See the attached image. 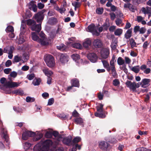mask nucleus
Here are the masks:
<instances>
[{
    "mask_svg": "<svg viewBox=\"0 0 151 151\" xmlns=\"http://www.w3.org/2000/svg\"><path fill=\"white\" fill-rule=\"evenodd\" d=\"M52 144V141L50 139H48L45 140L43 142L42 145L40 144L35 145L33 148L34 151H48L49 147Z\"/></svg>",
    "mask_w": 151,
    "mask_h": 151,
    "instance_id": "obj_1",
    "label": "nucleus"
},
{
    "mask_svg": "<svg viewBox=\"0 0 151 151\" xmlns=\"http://www.w3.org/2000/svg\"><path fill=\"white\" fill-rule=\"evenodd\" d=\"M12 64V62L11 60H7L5 63V66L6 67H9Z\"/></svg>",
    "mask_w": 151,
    "mask_h": 151,
    "instance_id": "obj_52",
    "label": "nucleus"
},
{
    "mask_svg": "<svg viewBox=\"0 0 151 151\" xmlns=\"http://www.w3.org/2000/svg\"><path fill=\"white\" fill-rule=\"evenodd\" d=\"M136 151H147V149L144 147H142L137 148Z\"/></svg>",
    "mask_w": 151,
    "mask_h": 151,
    "instance_id": "obj_55",
    "label": "nucleus"
},
{
    "mask_svg": "<svg viewBox=\"0 0 151 151\" xmlns=\"http://www.w3.org/2000/svg\"><path fill=\"white\" fill-rule=\"evenodd\" d=\"M109 15L111 19L112 20H114L116 17L115 14L114 13H111Z\"/></svg>",
    "mask_w": 151,
    "mask_h": 151,
    "instance_id": "obj_56",
    "label": "nucleus"
},
{
    "mask_svg": "<svg viewBox=\"0 0 151 151\" xmlns=\"http://www.w3.org/2000/svg\"><path fill=\"white\" fill-rule=\"evenodd\" d=\"M14 62L17 63L21 61V58L20 57H19L17 55H16L14 57Z\"/></svg>",
    "mask_w": 151,
    "mask_h": 151,
    "instance_id": "obj_46",
    "label": "nucleus"
},
{
    "mask_svg": "<svg viewBox=\"0 0 151 151\" xmlns=\"http://www.w3.org/2000/svg\"><path fill=\"white\" fill-rule=\"evenodd\" d=\"M45 136L47 138H51L52 136V132L50 131L47 132L45 134Z\"/></svg>",
    "mask_w": 151,
    "mask_h": 151,
    "instance_id": "obj_40",
    "label": "nucleus"
},
{
    "mask_svg": "<svg viewBox=\"0 0 151 151\" xmlns=\"http://www.w3.org/2000/svg\"><path fill=\"white\" fill-rule=\"evenodd\" d=\"M111 74L112 75V76L114 78H116L117 74L116 72L115 68H113L111 69Z\"/></svg>",
    "mask_w": 151,
    "mask_h": 151,
    "instance_id": "obj_38",
    "label": "nucleus"
},
{
    "mask_svg": "<svg viewBox=\"0 0 151 151\" xmlns=\"http://www.w3.org/2000/svg\"><path fill=\"white\" fill-rule=\"evenodd\" d=\"M81 139L79 137H77L74 138L72 140V143H76L79 142L81 140Z\"/></svg>",
    "mask_w": 151,
    "mask_h": 151,
    "instance_id": "obj_36",
    "label": "nucleus"
},
{
    "mask_svg": "<svg viewBox=\"0 0 151 151\" xmlns=\"http://www.w3.org/2000/svg\"><path fill=\"white\" fill-rule=\"evenodd\" d=\"M57 48L62 51H64L66 49V46L63 44H61L59 46H57Z\"/></svg>",
    "mask_w": 151,
    "mask_h": 151,
    "instance_id": "obj_29",
    "label": "nucleus"
},
{
    "mask_svg": "<svg viewBox=\"0 0 151 151\" xmlns=\"http://www.w3.org/2000/svg\"><path fill=\"white\" fill-rule=\"evenodd\" d=\"M93 46L96 48H101L103 46L102 41L99 39L94 40L93 42Z\"/></svg>",
    "mask_w": 151,
    "mask_h": 151,
    "instance_id": "obj_12",
    "label": "nucleus"
},
{
    "mask_svg": "<svg viewBox=\"0 0 151 151\" xmlns=\"http://www.w3.org/2000/svg\"><path fill=\"white\" fill-rule=\"evenodd\" d=\"M35 77V74L33 73L31 74L28 76V79L30 80H32Z\"/></svg>",
    "mask_w": 151,
    "mask_h": 151,
    "instance_id": "obj_59",
    "label": "nucleus"
},
{
    "mask_svg": "<svg viewBox=\"0 0 151 151\" xmlns=\"http://www.w3.org/2000/svg\"><path fill=\"white\" fill-rule=\"evenodd\" d=\"M43 72L48 77L50 76L53 73L51 71L47 68H45L43 70Z\"/></svg>",
    "mask_w": 151,
    "mask_h": 151,
    "instance_id": "obj_23",
    "label": "nucleus"
},
{
    "mask_svg": "<svg viewBox=\"0 0 151 151\" xmlns=\"http://www.w3.org/2000/svg\"><path fill=\"white\" fill-rule=\"evenodd\" d=\"M35 134V132L29 131H25L22 134V138L24 140H27L29 137H33Z\"/></svg>",
    "mask_w": 151,
    "mask_h": 151,
    "instance_id": "obj_7",
    "label": "nucleus"
},
{
    "mask_svg": "<svg viewBox=\"0 0 151 151\" xmlns=\"http://www.w3.org/2000/svg\"><path fill=\"white\" fill-rule=\"evenodd\" d=\"M104 9L103 8H98L96 10V13L98 14H101L103 12Z\"/></svg>",
    "mask_w": 151,
    "mask_h": 151,
    "instance_id": "obj_35",
    "label": "nucleus"
},
{
    "mask_svg": "<svg viewBox=\"0 0 151 151\" xmlns=\"http://www.w3.org/2000/svg\"><path fill=\"white\" fill-rule=\"evenodd\" d=\"M18 86V85L17 83L15 82H11L9 81L6 82L4 86L7 87L9 88H13L14 87H17Z\"/></svg>",
    "mask_w": 151,
    "mask_h": 151,
    "instance_id": "obj_16",
    "label": "nucleus"
},
{
    "mask_svg": "<svg viewBox=\"0 0 151 151\" xmlns=\"http://www.w3.org/2000/svg\"><path fill=\"white\" fill-rule=\"evenodd\" d=\"M109 54V49L108 48H102L101 51V56L104 59H106L108 57Z\"/></svg>",
    "mask_w": 151,
    "mask_h": 151,
    "instance_id": "obj_8",
    "label": "nucleus"
},
{
    "mask_svg": "<svg viewBox=\"0 0 151 151\" xmlns=\"http://www.w3.org/2000/svg\"><path fill=\"white\" fill-rule=\"evenodd\" d=\"M7 30L8 32H14V28L12 26H9L7 28Z\"/></svg>",
    "mask_w": 151,
    "mask_h": 151,
    "instance_id": "obj_53",
    "label": "nucleus"
},
{
    "mask_svg": "<svg viewBox=\"0 0 151 151\" xmlns=\"http://www.w3.org/2000/svg\"><path fill=\"white\" fill-rule=\"evenodd\" d=\"M120 84L119 81L118 79H115L113 81V84L115 86H117Z\"/></svg>",
    "mask_w": 151,
    "mask_h": 151,
    "instance_id": "obj_44",
    "label": "nucleus"
},
{
    "mask_svg": "<svg viewBox=\"0 0 151 151\" xmlns=\"http://www.w3.org/2000/svg\"><path fill=\"white\" fill-rule=\"evenodd\" d=\"M9 76L11 77L15 78L17 76V73L16 72L13 71L10 73Z\"/></svg>",
    "mask_w": 151,
    "mask_h": 151,
    "instance_id": "obj_51",
    "label": "nucleus"
},
{
    "mask_svg": "<svg viewBox=\"0 0 151 151\" xmlns=\"http://www.w3.org/2000/svg\"><path fill=\"white\" fill-rule=\"evenodd\" d=\"M29 67L27 65H24L23 66L22 68V70L24 71H26L29 70Z\"/></svg>",
    "mask_w": 151,
    "mask_h": 151,
    "instance_id": "obj_61",
    "label": "nucleus"
},
{
    "mask_svg": "<svg viewBox=\"0 0 151 151\" xmlns=\"http://www.w3.org/2000/svg\"><path fill=\"white\" fill-rule=\"evenodd\" d=\"M130 43L132 48L136 47V43L133 38H132L130 39Z\"/></svg>",
    "mask_w": 151,
    "mask_h": 151,
    "instance_id": "obj_37",
    "label": "nucleus"
},
{
    "mask_svg": "<svg viewBox=\"0 0 151 151\" xmlns=\"http://www.w3.org/2000/svg\"><path fill=\"white\" fill-rule=\"evenodd\" d=\"M57 22V19L53 17H52L48 20V23L51 25H54L56 24Z\"/></svg>",
    "mask_w": 151,
    "mask_h": 151,
    "instance_id": "obj_22",
    "label": "nucleus"
},
{
    "mask_svg": "<svg viewBox=\"0 0 151 151\" xmlns=\"http://www.w3.org/2000/svg\"><path fill=\"white\" fill-rule=\"evenodd\" d=\"M102 26L104 28V29L106 31L108 29V27L109 26V24L108 23V24H107L106 22H105L104 23Z\"/></svg>",
    "mask_w": 151,
    "mask_h": 151,
    "instance_id": "obj_43",
    "label": "nucleus"
},
{
    "mask_svg": "<svg viewBox=\"0 0 151 151\" xmlns=\"http://www.w3.org/2000/svg\"><path fill=\"white\" fill-rule=\"evenodd\" d=\"M40 37L41 38V39L45 38V35L44 33L42 32L41 31L39 34Z\"/></svg>",
    "mask_w": 151,
    "mask_h": 151,
    "instance_id": "obj_63",
    "label": "nucleus"
},
{
    "mask_svg": "<svg viewBox=\"0 0 151 151\" xmlns=\"http://www.w3.org/2000/svg\"><path fill=\"white\" fill-rule=\"evenodd\" d=\"M139 67V65L134 66L132 68L131 70L135 73H138L140 71Z\"/></svg>",
    "mask_w": 151,
    "mask_h": 151,
    "instance_id": "obj_31",
    "label": "nucleus"
},
{
    "mask_svg": "<svg viewBox=\"0 0 151 151\" xmlns=\"http://www.w3.org/2000/svg\"><path fill=\"white\" fill-rule=\"evenodd\" d=\"M60 60L63 63H66L68 61V57L66 54H62L60 56Z\"/></svg>",
    "mask_w": 151,
    "mask_h": 151,
    "instance_id": "obj_15",
    "label": "nucleus"
},
{
    "mask_svg": "<svg viewBox=\"0 0 151 151\" xmlns=\"http://www.w3.org/2000/svg\"><path fill=\"white\" fill-rule=\"evenodd\" d=\"M109 146V144L105 141H101L99 144L100 148L104 151H108Z\"/></svg>",
    "mask_w": 151,
    "mask_h": 151,
    "instance_id": "obj_6",
    "label": "nucleus"
},
{
    "mask_svg": "<svg viewBox=\"0 0 151 151\" xmlns=\"http://www.w3.org/2000/svg\"><path fill=\"white\" fill-rule=\"evenodd\" d=\"M72 85L74 87H79L80 86L79 82L78 79L76 78H74L72 80Z\"/></svg>",
    "mask_w": 151,
    "mask_h": 151,
    "instance_id": "obj_24",
    "label": "nucleus"
},
{
    "mask_svg": "<svg viewBox=\"0 0 151 151\" xmlns=\"http://www.w3.org/2000/svg\"><path fill=\"white\" fill-rule=\"evenodd\" d=\"M88 59L92 62H96L98 58L96 55L94 53H89L87 55Z\"/></svg>",
    "mask_w": 151,
    "mask_h": 151,
    "instance_id": "obj_10",
    "label": "nucleus"
},
{
    "mask_svg": "<svg viewBox=\"0 0 151 151\" xmlns=\"http://www.w3.org/2000/svg\"><path fill=\"white\" fill-rule=\"evenodd\" d=\"M45 61L47 65L49 67H52L54 66L55 61L53 56L51 55H47L45 59Z\"/></svg>",
    "mask_w": 151,
    "mask_h": 151,
    "instance_id": "obj_4",
    "label": "nucleus"
},
{
    "mask_svg": "<svg viewBox=\"0 0 151 151\" xmlns=\"http://www.w3.org/2000/svg\"><path fill=\"white\" fill-rule=\"evenodd\" d=\"M95 25L94 24H90L88 27V32H95L97 33L98 35L99 33L97 32V31L95 29Z\"/></svg>",
    "mask_w": 151,
    "mask_h": 151,
    "instance_id": "obj_18",
    "label": "nucleus"
},
{
    "mask_svg": "<svg viewBox=\"0 0 151 151\" xmlns=\"http://www.w3.org/2000/svg\"><path fill=\"white\" fill-rule=\"evenodd\" d=\"M132 29H128L124 35L125 37L127 39H129L132 36Z\"/></svg>",
    "mask_w": 151,
    "mask_h": 151,
    "instance_id": "obj_21",
    "label": "nucleus"
},
{
    "mask_svg": "<svg viewBox=\"0 0 151 151\" xmlns=\"http://www.w3.org/2000/svg\"><path fill=\"white\" fill-rule=\"evenodd\" d=\"M41 81L40 78H39L36 80L35 82V83H33V85L34 86H38L40 84V83Z\"/></svg>",
    "mask_w": 151,
    "mask_h": 151,
    "instance_id": "obj_50",
    "label": "nucleus"
},
{
    "mask_svg": "<svg viewBox=\"0 0 151 151\" xmlns=\"http://www.w3.org/2000/svg\"><path fill=\"white\" fill-rule=\"evenodd\" d=\"M115 22L116 25L119 26L122 23V20L118 18L116 20Z\"/></svg>",
    "mask_w": 151,
    "mask_h": 151,
    "instance_id": "obj_45",
    "label": "nucleus"
},
{
    "mask_svg": "<svg viewBox=\"0 0 151 151\" xmlns=\"http://www.w3.org/2000/svg\"><path fill=\"white\" fill-rule=\"evenodd\" d=\"M52 136H53L55 137L56 138V140L58 141H60L62 138V136L61 134H60L59 132L57 131H53L52 132Z\"/></svg>",
    "mask_w": 151,
    "mask_h": 151,
    "instance_id": "obj_17",
    "label": "nucleus"
},
{
    "mask_svg": "<svg viewBox=\"0 0 151 151\" xmlns=\"http://www.w3.org/2000/svg\"><path fill=\"white\" fill-rule=\"evenodd\" d=\"M104 105L101 104H99V106L96 107L97 111L99 113L96 112L95 113V115L96 117H98L101 118H104L106 117L105 115L102 113L103 111Z\"/></svg>",
    "mask_w": 151,
    "mask_h": 151,
    "instance_id": "obj_3",
    "label": "nucleus"
},
{
    "mask_svg": "<svg viewBox=\"0 0 151 151\" xmlns=\"http://www.w3.org/2000/svg\"><path fill=\"white\" fill-rule=\"evenodd\" d=\"M35 1H32L29 5V9L30 10H32L35 12H36L37 10V6L35 4Z\"/></svg>",
    "mask_w": 151,
    "mask_h": 151,
    "instance_id": "obj_14",
    "label": "nucleus"
},
{
    "mask_svg": "<svg viewBox=\"0 0 151 151\" xmlns=\"http://www.w3.org/2000/svg\"><path fill=\"white\" fill-rule=\"evenodd\" d=\"M13 109L17 112L21 113L22 112V109L19 107H17L14 106L13 107Z\"/></svg>",
    "mask_w": 151,
    "mask_h": 151,
    "instance_id": "obj_39",
    "label": "nucleus"
},
{
    "mask_svg": "<svg viewBox=\"0 0 151 151\" xmlns=\"http://www.w3.org/2000/svg\"><path fill=\"white\" fill-rule=\"evenodd\" d=\"M11 70V69L10 68H6L4 70V72L5 73L8 74Z\"/></svg>",
    "mask_w": 151,
    "mask_h": 151,
    "instance_id": "obj_62",
    "label": "nucleus"
},
{
    "mask_svg": "<svg viewBox=\"0 0 151 151\" xmlns=\"http://www.w3.org/2000/svg\"><path fill=\"white\" fill-rule=\"evenodd\" d=\"M47 39L45 38L39 40V42L42 45L45 46L48 45L49 42L47 41Z\"/></svg>",
    "mask_w": 151,
    "mask_h": 151,
    "instance_id": "obj_25",
    "label": "nucleus"
},
{
    "mask_svg": "<svg viewBox=\"0 0 151 151\" xmlns=\"http://www.w3.org/2000/svg\"><path fill=\"white\" fill-rule=\"evenodd\" d=\"M73 47L77 49H81L82 48V45L79 43H75L72 44Z\"/></svg>",
    "mask_w": 151,
    "mask_h": 151,
    "instance_id": "obj_34",
    "label": "nucleus"
},
{
    "mask_svg": "<svg viewBox=\"0 0 151 151\" xmlns=\"http://www.w3.org/2000/svg\"><path fill=\"white\" fill-rule=\"evenodd\" d=\"M117 62L118 64L119 65H122L125 63L124 60L121 57H119L117 59Z\"/></svg>",
    "mask_w": 151,
    "mask_h": 151,
    "instance_id": "obj_33",
    "label": "nucleus"
},
{
    "mask_svg": "<svg viewBox=\"0 0 151 151\" xmlns=\"http://www.w3.org/2000/svg\"><path fill=\"white\" fill-rule=\"evenodd\" d=\"M71 58L74 60L76 61L80 59V57L78 54H73L71 55Z\"/></svg>",
    "mask_w": 151,
    "mask_h": 151,
    "instance_id": "obj_28",
    "label": "nucleus"
},
{
    "mask_svg": "<svg viewBox=\"0 0 151 151\" xmlns=\"http://www.w3.org/2000/svg\"><path fill=\"white\" fill-rule=\"evenodd\" d=\"M83 119L81 117L77 118L74 120L75 123L77 124H82L83 123Z\"/></svg>",
    "mask_w": 151,
    "mask_h": 151,
    "instance_id": "obj_26",
    "label": "nucleus"
},
{
    "mask_svg": "<svg viewBox=\"0 0 151 151\" xmlns=\"http://www.w3.org/2000/svg\"><path fill=\"white\" fill-rule=\"evenodd\" d=\"M63 142L65 145L70 146L73 145L72 137L70 136H68L63 138Z\"/></svg>",
    "mask_w": 151,
    "mask_h": 151,
    "instance_id": "obj_11",
    "label": "nucleus"
},
{
    "mask_svg": "<svg viewBox=\"0 0 151 151\" xmlns=\"http://www.w3.org/2000/svg\"><path fill=\"white\" fill-rule=\"evenodd\" d=\"M123 30L121 29L118 28L116 30L114 34L115 35L120 36L122 33Z\"/></svg>",
    "mask_w": 151,
    "mask_h": 151,
    "instance_id": "obj_32",
    "label": "nucleus"
},
{
    "mask_svg": "<svg viewBox=\"0 0 151 151\" xmlns=\"http://www.w3.org/2000/svg\"><path fill=\"white\" fill-rule=\"evenodd\" d=\"M102 62L103 64V66L105 68H106L109 65L108 62L106 60H102Z\"/></svg>",
    "mask_w": 151,
    "mask_h": 151,
    "instance_id": "obj_47",
    "label": "nucleus"
},
{
    "mask_svg": "<svg viewBox=\"0 0 151 151\" xmlns=\"http://www.w3.org/2000/svg\"><path fill=\"white\" fill-rule=\"evenodd\" d=\"M146 29L144 27H141L139 29V32L140 34H144L146 32Z\"/></svg>",
    "mask_w": 151,
    "mask_h": 151,
    "instance_id": "obj_57",
    "label": "nucleus"
},
{
    "mask_svg": "<svg viewBox=\"0 0 151 151\" xmlns=\"http://www.w3.org/2000/svg\"><path fill=\"white\" fill-rule=\"evenodd\" d=\"M54 100L53 98H52L49 99L48 100V105H52L54 103Z\"/></svg>",
    "mask_w": 151,
    "mask_h": 151,
    "instance_id": "obj_54",
    "label": "nucleus"
},
{
    "mask_svg": "<svg viewBox=\"0 0 151 151\" xmlns=\"http://www.w3.org/2000/svg\"><path fill=\"white\" fill-rule=\"evenodd\" d=\"M27 24L30 26V29L33 31H35L39 33L41 30V23L37 24L35 21L31 19L27 20Z\"/></svg>",
    "mask_w": 151,
    "mask_h": 151,
    "instance_id": "obj_2",
    "label": "nucleus"
},
{
    "mask_svg": "<svg viewBox=\"0 0 151 151\" xmlns=\"http://www.w3.org/2000/svg\"><path fill=\"white\" fill-rule=\"evenodd\" d=\"M72 4L73 6L75 7V9L76 8L79 7L81 5L80 4L79 2L77 1L73 2V3H72Z\"/></svg>",
    "mask_w": 151,
    "mask_h": 151,
    "instance_id": "obj_41",
    "label": "nucleus"
},
{
    "mask_svg": "<svg viewBox=\"0 0 151 151\" xmlns=\"http://www.w3.org/2000/svg\"><path fill=\"white\" fill-rule=\"evenodd\" d=\"M23 59L24 61H27L29 59V56L26 53H24L23 55Z\"/></svg>",
    "mask_w": 151,
    "mask_h": 151,
    "instance_id": "obj_48",
    "label": "nucleus"
},
{
    "mask_svg": "<svg viewBox=\"0 0 151 151\" xmlns=\"http://www.w3.org/2000/svg\"><path fill=\"white\" fill-rule=\"evenodd\" d=\"M127 87L129 88L133 91H134L136 90V82H132L131 81L127 80L125 83Z\"/></svg>",
    "mask_w": 151,
    "mask_h": 151,
    "instance_id": "obj_9",
    "label": "nucleus"
},
{
    "mask_svg": "<svg viewBox=\"0 0 151 151\" xmlns=\"http://www.w3.org/2000/svg\"><path fill=\"white\" fill-rule=\"evenodd\" d=\"M37 7L39 9H42L44 7V4L41 3H39L37 4Z\"/></svg>",
    "mask_w": 151,
    "mask_h": 151,
    "instance_id": "obj_60",
    "label": "nucleus"
},
{
    "mask_svg": "<svg viewBox=\"0 0 151 151\" xmlns=\"http://www.w3.org/2000/svg\"><path fill=\"white\" fill-rule=\"evenodd\" d=\"M115 57L114 56H112V59L110 62V64L111 66V69L113 68H115V62L116 61L115 60Z\"/></svg>",
    "mask_w": 151,
    "mask_h": 151,
    "instance_id": "obj_27",
    "label": "nucleus"
},
{
    "mask_svg": "<svg viewBox=\"0 0 151 151\" xmlns=\"http://www.w3.org/2000/svg\"><path fill=\"white\" fill-rule=\"evenodd\" d=\"M44 12L43 11L39 12L34 17V19L38 23L42 24L44 17Z\"/></svg>",
    "mask_w": 151,
    "mask_h": 151,
    "instance_id": "obj_5",
    "label": "nucleus"
},
{
    "mask_svg": "<svg viewBox=\"0 0 151 151\" xmlns=\"http://www.w3.org/2000/svg\"><path fill=\"white\" fill-rule=\"evenodd\" d=\"M37 32H32L31 33V37L33 40L39 42V40L40 39L37 35Z\"/></svg>",
    "mask_w": 151,
    "mask_h": 151,
    "instance_id": "obj_20",
    "label": "nucleus"
},
{
    "mask_svg": "<svg viewBox=\"0 0 151 151\" xmlns=\"http://www.w3.org/2000/svg\"><path fill=\"white\" fill-rule=\"evenodd\" d=\"M140 27L138 26H136L134 27V32L136 33L138 32L139 31Z\"/></svg>",
    "mask_w": 151,
    "mask_h": 151,
    "instance_id": "obj_58",
    "label": "nucleus"
},
{
    "mask_svg": "<svg viewBox=\"0 0 151 151\" xmlns=\"http://www.w3.org/2000/svg\"><path fill=\"white\" fill-rule=\"evenodd\" d=\"M91 40L88 39L83 43V45L84 47L87 48L91 46Z\"/></svg>",
    "mask_w": 151,
    "mask_h": 151,
    "instance_id": "obj_19",
    "label": "nucleus"
},
{
    "mask_svg": "<svg viewBox=\"0 0 151 151\" xmlns=\"http://www.w3.org/2000/svg\"><path fill=\"white\" fill-rule=\"evenodd\" d=\"M151 81V80L148 78H144L143 79L141 82L142 83V87L143 88H145L150 85V83Z\"/></svg>",
    "mask_w": 151,
    "mask_h": 151,
    "instance_id": "obj_13",
    "label": "nucleus"
},
{
    "mask_svg": "<svg viewBox=\"0 0 151 151\" xmlns=\"http://www.w3.org/2000/svg\"><path fill=\"white\" fill-rule=\"evenodd\" d=\"M6 81V79L4 77H3L1 78L0 80V83L2 84H3L4 86V85L5 84V83H6L5 82Z\"/></svg>",
    "mask_w": 151,
    "mask_h": 151,
    "instance_id": "obj_64",
    "label": "nucleus"
},
{
    "mask_svg": "<svg viewBox=\"0 0 151 151\" xmlns=\"http://www.w3.org/2000/svg\"><path fill=\"white\" fill-rule=\"evenodd\" d=\"M72 116L75 117H79L80 114L78 113L76 110H74L72 113Z\"/></svg>",
    "mask_w": 151,
    "mask_h": 151,
    "instance_id": "obj_42",
    "label": "nucleus"
},
{
    "mask_svg": "<svg viewBox=\"0 0 151 151\" xmlns=\"http://www.w3.org/2000/svg\"><path fill=\"white\" fill-rule=\"evenodd\" d=\"M42 137L43 134H39L36 136L35 140V141H38Z\"/></svg>",
    "mask_w": 151,
    "mask_h": 151,
    "instance_id": "obj_49",
    "label": "nucleus"
},
{
    "mask_svg": "<svg viewBox=\"0 0 151 151\" xmlns=\"http://www.w3.org/2000/svg\"><path fill=\"white\" fill-rule=\"evenodd\" d=\"M26 27V25L25 24H22L21 27L20 28V34L21 35H24L25 32V28Z\"/></svg>",
    "mask_w": 151,
    "mask_h": 151,
    "instance_id": "obj_30",
    "label": "nucleus"
}]
</instances>
